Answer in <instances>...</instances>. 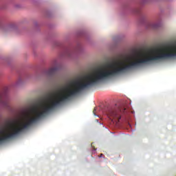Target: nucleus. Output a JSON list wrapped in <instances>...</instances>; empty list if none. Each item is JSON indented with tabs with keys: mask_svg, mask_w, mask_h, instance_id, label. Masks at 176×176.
<instances>
[{
	"mask_svg": "<svg viewBox=\"0 0 176 176\" xmlns=\"http://www.w3.org/2000/svg\"><path fill=\"white\" fill-rule=\"evenodd\" d=\"M57 71H58V69L57 67H52L47 72V75L48 76H54V75H56V74H57Z\"/></svg>",
	"mask_w": 176,
	"mask_h": 176,
	"instance_id": "5",
	"label": "nucleus"
},
{
	"mask_svg": "<svg viewBox=\"0 0 176 176\" xmlns=\"http://www.w3.org/2000/svg\"><path fill=\"white\" fill-rule=\"evenodd\" d=\"M122 109L118 107V106H109L106 109V113L112 122L119 123L122 118Z\"/></svg>",
	"mask_w": 176,
	"mask_h": 176,
	"instance_id": "2",
	"label": "nucleus"
},
{
	"mask_svg": "<svg viewBox=\"0 0 176 176\" xmlns=\"http://www.w3.org/2000/svg\"><path fill=\"white\" fill-rule=\"evenodd\" d=\"M65 56H67V57H69V56H71V50H68L67 51H66Z\"/></svg>",
	"mask_w": 176,
	"mask_h": 176,
	"instance_id": "6",
	"label": "nucleus"
},
{
	"mask_svg": "<svg viewBox=\"0 0 176 176\" xmlns=\"http://www.w3.org/2000/svg\"><path fill=\"white\" fill-rule=\"evenodd\" d=\"M152 28H157V26H156V25H152Z\"/></svg>",
	"mask_w": 176,
	"mask_h": 176,
	"instance_id": "8",
	"label": "nucleus"
},
{
	"mask_svg": "<svg viewBox=\"0 0 176 176\" xmlns=\"http://www.w3.org/2000/svg\"><path fill=\"white\" fill-rule=\"evenodd\" d=\"M122 111H123V112H124V111H126V109H122Z\"/></svg>",
	"mask_w": 176,
	"mask_h": 176,
	"instance_id": "11",
	"label": "nucleus"
},
{
	"mask_svg": "<svg viewBox=\"0 0 176 176\" xmlns=\"http://www.w3.org/2000/svg\"><path fill=\"white\" fill-rule=\"evenodd\" d=\"M1 30H3V31H5V30H6V28H5L4 26L1 27Z\"/></svg>",
	"mask_w": 176,
	"mask_h": 176,
	"instance_id": "9",
	"label": "nucleus"
},
{
	"mask_svg": "<svg viewBox=\"0 0 176 176\" xmlns=\"http://www.w3.org/2000/svg\"><path fill=\"white\" fill-rule=\"evenodd\" d=\"M23 85V80L21 78L18 79L15 82L4 87V89H10L11 87H20Z\"/></svg>",
	"mask_w": 176,
	"mask_h": 176,
	"instance_id": "4",
	"label": "nucleus"
},
{
	"mask_svg": "<svg viewBox=\"0 0 176 176\" xmlns=\"http://www.w3.org/2000/svg\"><path fill=\"white\" fill-rule=\"evenodd\" d=\"M0 106L8 108L9 107V95L8 91L0 92Z\"/></svg>",
	"mask_w": 176,
	"mask_h": 176,
	"instance_id": "3",
	"label": "nucleus"
},
{
	"mask_svg": "<svg viewBox=\"0 0 176 176\" xmlns=\"http://www.w3.org/2000/svg\"><path fill=\"white\" fill-rule=\"evenodd\" d=\"M134 12L135 13H140V8H135Z\"/></svg>",
	"mask_w": 176,
	"mask_h": 176,
	"instance_id": "7",
	"label": "nucleus"
},
{
	"mask_svg": "<svg viewBox=\"0 0 176 176\" xmlns=\"http://www.w3.org/2000/svg\"><path fill=\"white\" fill-rule=\"evenodd\" d=\"M96 108H94V111H93V113H94V115H96Z\"/></svg>",
	"mask_w": 176,
	"mask_h": 176,
	"instance_id": "10",
	"label": "nucleus"
},
{
	"mask_svg": "<svg viewBox=\"0 0 176 176\" xmlns=\"http://www.w3.org/2000/svg\"><path fill=\"white\" fill-rule=\"evenodd\" d=\"M24 130H27V118L24 122L19 123H12L10 125L8 132L5 131H0V144L8 141V140H12L14 137H17L19 134L23 133Z\"/></svg>",
	"mask_w": 176,
	"mask_h": 176,
	"instance_id": "1",
	"label": "nucleus"
},
{
	"mask_svg": "<svg viewBox=\"0 0 176 176\" xmlns=\"http://www.w3.org/2000/svg\"><path fill=\"white\" fill-rule=\"evenodd\" d=\"M100 156H102V154H101Z\"/></svg>",
	"mask_w": 176,
	"mask_h": 176,
	"instance_id": "12",
	"label": "nucleus"
}]
</instances>
